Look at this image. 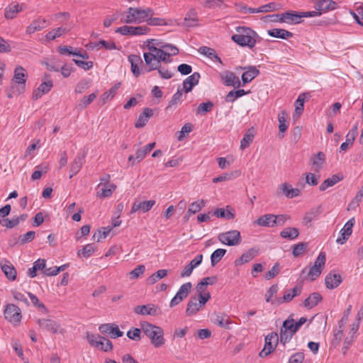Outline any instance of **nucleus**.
Here are the masks:
<instances>
[{
    "label": "nucleus",
    "instance_id": "nucleus-29",
    "mask_svg": "<svg viewBox=\"0 0 363 363\" xmlns=\"http://www.w3.org/2000/svg\"><path fill=\"white\" fill-rule=\"evenodd\" d=\"M199 72H194L183 82V88L186 93H189L193 87L199 83L200 79Z\"/></svg>",
    "mask_w": 363,
    "mask_h": 363
},
{
    "label": "nucleus",
    "instance_id": "nucleus-3",
    "mask_svg": "<svg viewBox=\"0 0 363 363\" xmlns=\"http://www.w3.org/2000/svg\"><path fill=\"white\" fill-rule=\"evenodd\" d=\"M140 327L145 335L150 338L151 343L155 347H160L164 344V331L161 327L152 325L147 321L141 322Z\"/></svg>",
    "mask_w": 363,
    "mask_h": 363
},
{
    "label": "nucleus",
    "instance_id": "nucleus-2",
    "mask_svg": "<svg viewBox=\"0 0 363 363\" xmlns=\"http://www.w3.org/2000/svg\"><path fill=\"white\" fill-rule=\"evenodd\" d=\"M237 33L232 35L231 39L242 47L253 48L257 42L261 40L257 33L250 28L239 26L236 28Z\"/></svg>",
    "mask_w": 363,
    "mask_h": 363
},
{
    "label": "nucleus",
    "instance_id": "nucleus-38",
    "mask_svg": "<svg viewBox=\"0 0 363 363\" xmlns=\"http://www.w3.org/2000/svg\"><path fill=\"white\" fill-rule=\"evenodd\" d=\"M199 52L203 55L207 56L209 59L216 60L222 63L221 59L216 55L214 49L206 46L200 47Z\"/></svg>",
    "mask_w": 363,
    "mask_h": 363
},
{
    "label": "nucleus",
    "instance_id": "nucleus-42",
    "mask_svg": "<svg viewBox=\"0 0 363 363\" xmlns=\"http://www.w3.org/2000/svg\"><path fill=\"white\" fill-rule=\"evenodd\" d=\"M299 235L298 229L296 228H286L280 233V236L289 240H294Z\"/></svg>",
    "mask_w": 363,
    "mask_h": 363
},
{
    "label": "nucleus",
    "instance_id": "nucleus-9",
    "mask_svg": "<svg viewBox=\"0 0 363 363\" xmlns=\"http://www.w3.org/2000/svg\"><path fill=\"white\" fill-rule=\"evenodd\" d=\"M279 342H280V340L278 333L277 332L269 333L265 336L264 346L259 352V357L264 358L272 353L275 350Z\"/></svg>",
    "mask_w": 363,
    "mask_h": 363
},
{
    "label": "nucleus",
    "instance_id": "nucleus-15",
    "mask_svg": "<svg viewBox=\"0 0 363 363\" xmlns=\"http://www.w3.org/2000/svg\"><path fill=\"white\" fill-rule=\"evenodd\" d=\"M37 323L41 328L53 333H60L63 334L65 332L64 329L60 328V325L53 320L41 318L38 319Z\"/></svg>",
    "mask_w": 363,
    "mask_h": 363
},
{
    "label": "nucleus",
    "instance_id": "nucleus-57",
    "mask_svg": "<svg viewBox=\"0 0 363 363\" xmlns=\"http://www.w3.org/2000/svg\"><path fill=\"white\" fill-rule=\"evenodd\" d=\"M308 243L299 242L294 246L293 255L296 257L302 255L306 250Z\"/></svg>",
    "mask_w": 363,
    "mask_h": 363
},
{
    "label": "nucleus",
    "instance_id": "nucleus-27",
    "mask_svg": "<svg viewBox=\"0 0 363 363\" xmlns=\"http://www.w3.org/2000/svg\"><path fill=\"white\" fill-rule=\"evenodd\" d=\"M153 111L150 108H145L143 112L139 115L135 123V127L140 128L144 127L148 122L149 118L152 116Z\"/></svg>",
    "mask_w": 363,
    "mask_h": 363
},
{
    "label": "nucleus",
    "instance_id": "nucleus-51",
    "mask_svg": "<svg viewBox=\"0 0 363 363\" xmlns=\"http://www.w3.org/2000/svg\"><path fill=\"white\" fill-rule=\"evenodd\" d=\"M67 30L65 28L60 27L49 31L45 37L48 40H53L61 36L62 34L67 33Z\"/></svg>",
    "mask_w": 363,
    "mask_h": 363
},
{
    "label": "nucleus",
    "instance_id": "nucleus-26",
    "mask_svg": "<svg viewBox=\"0 0 363 363\" xmlns=\"http://www.w3.org/2000/svg\"><path fill=\"white\" fill-rule=\"evenodd\" d=\"M213 215L217 218L232 220L234 219L235 217V211L230 206H226L225 208H217L216 211H213Z\"/></svg>",
    "mask_w": 363,
    "mask_h": 363
},
{
    "label": "nucleus",
    "instance_id": "nucleus-1",
    "mask_svg": "<svg viewBox=\"0 0 363 363\" xmlns=\"http://www.w3.org/2000/svg\"><path fill=\"white\" fill-rule=\"evenodd\" d=\"M156 39H150L146 41V47L148 49V52L143 53V57L146 65L148 67L147 69H140V66L143 65V62L140 55H130L128 57V61L130 63V68L133 75L138 77L143 72H149L152 70H155L159 67V65L161 62H170L171 59H167V52L164 50V48L161 47L157 48L154 45H150L153 42H157Z\"/></svg>",
    "mask_w": 363,
    "mask_h": 363
},
{
    "label": "nucleus",
    "instance_id": "nucleus-44",
    "mask_svg": "<svg viewBox=\"0 0 363 363\" xmlns=\"http://www.w3.org/2000/svg\"><path fill=\"white\" fill-rule=\"evenodd\" d=\"M281 8V5L277 2H270L267 4L263 5L257 9L256 11L261 13H267L269 11H278Z\"/></svg>",
    "mask_w": 363,
    "mask_h": 363
},
{
    "label": "nucleus",
    "instance_id": "nucleus-31",
    "mask_svg": "<svg viewBox=\"0 0 363 363\" xmlns=\"http://www.w3.org/2000/svg\"><path fill=\"white\" fill-rule=\"evenodd\" d=\"M213 321L215 324L219 325L221 328H224L225 329H230L231 321L230 320V318L223 313H217L215 315V317L213 319Z\"/></svg>",
    "mask_w": 363,
    "mask_h": 363
},
{
    "label": "nucleus",
    "instance_id": "nucleus-50",
    "mask_svg": "<svg viewBox=\"0 0 363 363\" xmlns=\"http://www.w3.org/2000/svg\"><path fill=\"white\" fill-rule=\"evenodd\" d=\"M97 94L96 93H92L89 96H84L82 99L79 100L77 104V107L80 109L85 108L88 105L92 103L94 99L96 98Z\"/></svg>",
    "mask_w": 363,
    "mask_h": 363
},
{
    "label": "nucleus",
    "instance_id": "nucleus-61",
    "mask_svg": "<svg viewBox=\"0 0 363 363\" xmlns=\"http://www.w3.org/2000/svg\"><path fill=\"white\" fill-rule=\"evenodd\" d=\"M35 236V232L30 230L27 232L26 234L19 237L21 244L24 245L27 242H31Z\"/></svg>",
    "mask_w": 363,
    "mask_h": 363
},
{
    "label": "nucleus",
    "instance_id": "nucleus-11",
    "mask_svg": "<svg viewBox=\"0 0 363 363\" xmlns=\"http://www.w3.org/2000/svg\"><path fill=\"white\" fill-rule=\"evenodd\" d=\"M5 319L14 325H18L22 318L21 310L15 304L9 303L4 311Z\"/></svg>",
    "mask_w": 363,
    "mask_h": 363
},
{
    "label": "nucleus",
    "instance_id": "nucleus-60",
    "mask_svg": "<svg viewBox=\"0 0 363 363\" xmlns=\"http://www.w3.org/2000/svg\"><path fill=\"white\" fill-rule=\"evenodd\" d=\"M319 214L318 210H313L310 212H307L303 218V223L305 225H307L308 223H310L315 217H317Z\"/></svg>",
    "mask_w": 363,
    "mask_h": 363
},
{
    "label": "nucleus",
    "instance_id": "nucleus-30",
    "mask_svg": "<svg viewBox=\"0 0 363 363\" xmlns=\"http://www.w3.org/2000/svg\"><path fill=\"white\" fill-rule=\"evenodd\" d=\"M323 299L322 296L318 292H313L309 295V296L305 299L303 303L304 307L307 308H313L316 306L319 302Z\"/></svg>",
    "mask_w": 363,
    "mask_h": 363
},
{
    "label": "nucleus",
    "instance_id": "nucleus-63",
    "mask_svg": "<svg viewBox=\"0 0 363 363\" xmlns=\"http://www.w3.org/2000/svg\"><path fill=\"white\" fill-rule=\"evenodd\" d=\"M127 336L130 340L138 341L141 339V330L136 328L130 329L128 331Z\"/></svg>",
    "mask_w": 363,
    "mask_h": 363
},
{
    "label": "nucleus",
    "instance_id": "nucleus-43",
    "mask_svg": "<svg viewBox=\"0 0 363 363\" xmlns=\"http://www.w3.org/2000/svg\"><path fill=\"white\" fill-rule=\"evenodd\" d=\"M46 21L45 19L43 20H36L33 21L30 26L27 27L26 33L28 34H32L35 31L40 30L45 26Z\"/></svg>",
    "mask_w": 363,
    "mask_h": 363
},
{
    "label": "nucleus",
    "instance_id": "nucleus-17",
    "mask_svg": "<svg viewBox=\"0 0 363 363\" xmlns=\"http://www.w3.org/2000/svg\"><path fill=\"white\" fill-rule=\"evenodd\" d=\"M355 223L354 218H350L344 225V227L340 230V237H339L336 242L338 244H344L351 235L352 233V228L354 227Z\"/></svg>",
    "mask_w": 363,
    "mask_h": 363
},
{
    "label": "nucleus",
    "instance_id": "nucleus-13",
    "mask_svg": "<svg viewBox=\"0 0 363 363\" xmlns=\"http://www.w3.org/2000/svg\"><path fill=\"white\" fill-rule=\"evenodd\" d=\"M150 28L146 26H123L116 29V32L123 35H140L147 33Z\"/></svg>",
    "mask_w": 363,
    "mask_h": 363
},
{
    "label": "nucleus",
    "instance_id": "nucleus-14",
    "mask_svg": "<svg viewBox=\"0 0 363 363\" xmlns=\"http://www.w3.org/2000/svg\"><path fill=\"white\" fill-rule=\"evenodd\" d=\"M192 285L191 282H186L184 284H182L176 295L172 298V299L170 301V307L172 308L177 305H178L181 301H182L184 298H186L191 289Z\"/></svg>",
    "mask_w": 363,
    "mask_h": 363
},
{
    "label": "nucleus",
    "instance_id": "nucleus-55",
    "mask_svg": "<svg viewBox=\"0 0 363 363\" xmlns=\"http://www.w3.org/2000/svg\"><path fill=\"white\" fill-rule=\"evenodd\" d=\"M363 197V187L357 192L355 197L352 200V201L349 203L347 210L354 209L357 206L359 205V203Z\"/></svg>",
    "mask_w": 363,
    "mask_h": 363
},
{
    "label": "nucleus",
    "instance_id": "nucleus-6",
    "mask_svg": "<svg viewBox=\"0 0 363 363\" xmlns=\"http://www.w3.org/2000/svg\"><path fill=\"white\" fill-rule=\"evenodd\" d=\"M298 331L294 324L293 314L284 320L280 328L279 340L280 343L285 346L292 339L293 336Z\"/></svg>",
    "mask_w": 363,
    "mask_h": 363
},
{
    "label": "nucleus",
    "instance_id": "nucleus-49",
    "mask_svg": "<svg viewBox=\"0 0 363 363\" xmlns=\"http://www.w3.org/2000/svg\"><path fill=\"white\" fill-rule=\"evenodd\" d=\"M213 103L211 101H208L205 103H201L197 108L196 114L197 115H205L206 113L211 111L213 108Z\"/></svg>",
    "mask_w": 363,
    "mask_h": 363
},
{
    "label": "nucleus",
    "instance_id": "nucleus-58",
    "mask_svg": "<svg viewBox=\"0 0 363 363\" xmlns=\"http://www.w3.org/2000/svg\"><path fill=\"white\" fill-rule=\"evenodd\" d=\"M99 50L104 48L106 50H111L117 49L116 43L113 41H106L104 40H100L97 42Z\"/></svg>",
    "mask_w": 363,
    "mask_h": 363
},
{
    "label": "nucleus",
    "instance_id": "nucleus-7",
    "mask_svg": "<svg viewBox=\"0 0 363 363\" xmlns=\"http://www.w3.org/2000/svg\"><path fill=\"white\" fill-rule=\"evenodd\" d=\"M27 77L26 71L23 67L18 66L15 68L14 74L11 79V89L13 91H16L18 94L25 91Z\"/></svg>",
    "mask_w": 363,
    "mask_h": 363
},
{
    "label": "nucleus",
    "instance_id": "nucleus-56",
    "mask_svg": "<svg viewBox=\"0 0 363 363\" xmlns=\"http://www.w3.org/2000/svg\"><path fill=\"white\" fill-rule=\"evenodd\" d=\"M99 339L101 340V344H99V347H97L98 348L104 352L112 350L113 345L112 342L108 339L104 337H101Z\"/></svg>",
    "mask_w": 363,
    "mask_h": 363
},
{
    "label": "nucleus",
    "instance_id": "nucleus-47",
    "mask_svg": "<svg viewBox=\"0 0 363 363\" xmlns=\"http://www.w3.org/2000/svg\"><path fill=\"white\" fill-rule=\"evenodd\" d=\"M247 93L248 92L245 91L244 89H238L237 91L232 90L225 96V100L226 102H233L238 98L241 97Z\"/></svg>",
    "mask_w": 363,
    "mask_h": 363
},
{
    "label": "nucleus",
    "instance_id": "nucleus-22",
    "mask_svg": "<svg viewBox=\"0 0 363 363\" xmlns=\"http://www.w3.org/2000/svg\"><path fill=\"white\" fill-rule=\"evenodd\" d=\"M198 13L195 9H191L185 15L182 26L186 28L194 27L198 25Z\"/></svg>",
    "mask_w": 363,
    "mask_h": 363
},
{
    "label": "nucleus",
    "instance_id": "nucleus-54",
    "mask_svg": "<svg viewBox=\"0 0 363 363\" xmlns=\"http://www.w3.org/2000/svg\"><path fill=\"white\" fill-rule=\"evenodd\" d=\"M182 90L179 89L177 92L173 95L171 100L169 101L168 106L166 109L170 108L172 106H177L182 99Z\"/></svg>",
    "mask_w": 363,
    "mask_h": 363
},
{
    "label": "nucleus",
    "instance_id": "nucleus-19",
    "mask_svg": "<svg viewBox=\"0 0 363 363\" xmlns=\"http://www.w3.org/2000/svg\"><path fill=\"white\" fill-rule=\"evenodd\" d=\"M221 79L225 86H233L238 88L241 86L240 81L233 72H225L220 75Z\"/></svg>",
    "mask_w": 363,
    "mask_h": 363
},
{
    "label": "nucleus",
    "instance_id": "nucleus-24",
    "mask_svg": "<svg viewBox=\"0 0 363 363\" xmlns=\"http://www.w3.org/2000/svg\"><path fill=\"white\" fill-rule=\"evenodd\" d=\"M86 157V153H83L82 155L78 154L75 158L74 159L73 162L70 164V170H69V178H72L73 176L77 174L79 170L81 169L83 163H84V159Z\"/></svg>",
    "mask_w": 363,
    "mask_h": 363
},
{
    "label": "nucleus",
    "instance_id": "nucleus-5",
    "mask_svg": "<svg viewBox=\"0 0 363 363\" xmlns=\"http://www.w3.org/2000/svg\"><path fill=\"white\" fill-rule=\"evenodd\" d=\"M320 16L318 11H302L297 12L289 11L281 13V23H286L290 25H295L302 22V18L315 17Z\"/></svg>",
    "mask_w": 363,
    "mask_h": 363
},
{
    "label": "nucleus",
    "instance_id": "nucleus-25",
    "mask_svg": "<svg viewBox=\"0 0 363 363\" xmlns=\"http://www.w3.org/2000/svg\"><path fill=\"white\" fill-rule=\"evenodd\" d=\"M337 6L335 1L333 0H320L315 4V9L318 12H327L335 10Z\"/></svg>",
    "mask_w": 363,
    "mask_h": 363
},
{
    "label": "nucleus",
    "instance_id": "nucleus-8",
    "mask_svg": "<svg viewBox=\"0 0 363 363\" xmlns=\"http://www.w3.org/2000/svg\"><path fill=\"white\" fill-rule=\"evenodd\" d=\"M143 9L139 7H130L123 13L122 23H140L145 21Z\"/></svg>",
    "mask_w": 363,
    "mask_h": 363
},
{
    "label": "nucleus",
    "instance_id": "nucleus-35",
    "mask_svg": "<svg viewBox=\"0 0 363 363\" xmlns=\"http://www.w3.org/2000/svg\"><path fill=\"white\" fill-rule=\"evenodd\" d=\"M343 177H340L339 174H333L331 177L326 179L319 186L320 191H325L328 188L334 186L337 182L341 181Z\"/></svg>",
    "mask_w": 363,
    "mask_h": 363
},
{
    "label": "nucleus",
    "instance_id": "nucleus-41",
    "mask_svg": "<svg viewBox=\"0 0 363 363\" xmlns=\"http://www.w3.org/2000/svg\"><path fill=\"white\" fill-rule=\"evenodd\" d=\"M287 118H288V113L286 111H281L279 113L278 121H279V135L281 133H284L288 128V125L286 124Z\"/></svg>",
    "mask_w": 363,
    "mask_h": 363
},
{
    "label": "nucleus",
    "instance_id": "nucleus-40",
    "mask_svg": "<svg viewBox=\"0 0 363 363\" xmlns=\"http://www.w3.org/2000/svg\"><path fill=\"white\" fill-rule=\"evenodd\" d=\"M168 274L167 269H159L147 279V284L152 285L160 279L165 277Z\"/></svg>",
    "mask_w": 363,
    "mask_h": 363
},
{
    "label": "nucleus",
    "instance_id": "nucleus-28",
    "mask_svg": "<svg viewBox=\"0 0 363 363\" xmlns=\"http://www.w3.org/2000/svg\"><path fill=\"white\" fill-rule=\"evenodd\" d=\"M155 204V200H150L142 202L135 201L133 204L130 213H134L139 210H141L143 213L147 212L152 208Z\"/></svg>",
    "mask_w": 363,
    "mask_h": 363
},
{
    "label": "nucleus",
    "instance_id": "nucleus-59",
    "mask_svg": "<svg viewBox=\"0 0 363 363\" xmlns=\"http://www.w3.org/2000/svg\"><path fill=\"white\" fill-rule=\"evenodd\" d=\"M95 251L94 247L92 246L91 244H88L85 245L82 250H79L78 252V255L83 256L84 257H89Z\"/></svg>",
    "mask_w": 363,
    "mask_h": 363
},
{
    "label": "nucleus",
    "instance_id": "nucleus-64",
    "mask_svg": "<svg viewBox=\"0 0 363 363\" xmlns=\"http://www.w3.org/2000/svg\"><path fill=\"white\" fill-rule=\"evenodd\" d=\"M280 271L279 264L276 263L272 268L265 274V279L267 280L272 279L275 277Z\"/></svg>",
    "mask_w": 363,
    "mask_h": 363
},
{
    "label": "nucleus",
    "instance_id": "nucleus-37",
    "mask_svg": "<svg viewBox=\"0 0 363 363\" xmlns=\"http://www.w3.org/2000/svg\"><path fill=\"white\" fill-rule=\"evenodd\" d=\"M21 11L22 7L18 4H10L5 9L4 16L7 19H13Z\"/></svg>",
    "mask_w": 363,
    "mask_h": 363
},
{
    "label": "nucleus",
    "instance_id": "nucleus-20",
    "mask_svg": "<svg viewBox=\"0 0 363 363\" xmlns=\"http://www.w3.org/2000/svg\"><path fill=\"white\" fill-rule=\"evenodd\" d=\"M240 69L245 70L241 77V79L243 84H247L250 82L252 79L257 77L260 72L258 69H257L255 66H248L245 67H240Z\"/></svg>",
    "mask_w": 363,
    "mask_h": 363
},
{
    "label": "nucleus",
    "instance_id": "nucleus-16",
    "mask_svg": "<svg viewBox=\"0 0 363 363\" xmlns=\"http://www.w3.org/2000/svg\"><path fill=\"white\" fill-rule=\"evenodd\" d=\"M134 312L143 315H150L154 316L162 313L160 308L153 304L137 306L134 308Z\"/></svg>",
    "mask_w": 363,
    "mask_h": 363
},
{
    "label": "nucleus",
    "instance_id": "nucleus-46",
    "mask_svg": "<svg viewBox=\"0 0 363 363\" xmlns=\"http://www.w3.org/2000/svg\"><path fill=\"white\" fill-rule=\"evenodd\" d=\"M312 163L318 169H320L325 161V155L323 152H318L317 155H312L311 158Z\"/></svg>",
    "mask_w": 363,
    "mask_h": 363
},
{
    "label": "nucleus",
    "instance_id": "nucleus-52",
    "mask_svg": "<svg viewBox=\"0 0 363 363\" xmlns=\"http://www.w3.org/2000/svg\"><path fill=\"white\" fill-rule=\"evenodd\" d=\"M121 83H118V84H116L115 86H112L108 91L104 92L101 96V100L102 101L103 104H105L108 99H111L115 96L117 89L119 88Z\"/></svg>",
    "mask_w": 363,
    "mask_h": 363
},
{
    "label": "nucleus",
    "instance_id": "nucleus-23",
    "mask_svg": "<svg viewBox=\"0 0 363 363\" xmlns=\"http://www.w3.org/2000/svg\"><path fill=\"white\" fill-rule=\"evenodd\" d=\"M53 86V83L52 80H48L47 82H43L40 86L34 90L33 93L32 98L33 100H38L40 98L43 94L48 93L52 87Z\"/></svg>",
    "mask_w": 363,
    "mask_h": 363
},
{
    "label": "nucleus",
    "instance_id": "nucleus-62",
    "mask_svg": "<svg viewBox=\"0 0 363 363\" xmlns=\"http://www.w3.org/2000/svg\"><path fill=\"white\" fill-rule=\"evenodd\" d=\"M193 128V125L191 123H186L182 128L181 130L179 132V135L177 137L178 140L181 141L185 138V134H188L191 132Z\"/></svg>",
    "mask_w": 363,
    "mask_h": 363
},
{
    "label": "nucleus",
    "instance_id": "nucleus-18",
    "mask_svg": "<svg viewBox=\"0 0 363 363\" xmlns=\"http://www.w3.org/2000/svg\"><path fill=\"white\" fill-rule=\"evenodd\" d=\"M301 286L296 285L292 289L287 290L283 297L277 298V303L281 304L283 303L290 302L294 297L301 294Z\"/></svg>",
    "mask_w": 363,
    "mask_h": 363
},
{
    "label": "nucleus",
    "instance_id": "nucleus-34",
    "mask_svg": "<svg viewBox=\"0 0 363 363\" xmlns=\"http://www.w3.org/2000/svg\"><path fill=\"white\" fill-rule=\"evenodd\" d=\"M255 137V130L253 127L249 128L245 133L242 139L240 141V149L245 150L250 146Z\"/></svg>",
    "mask_w": 363,
    "mask_h": 363
},
{
    "label": "nucleus",
    "instance_id": "nucleus-33",
    "mask_svg": "<svg viewBox=\"0 0 363 363\" xmlns=\"http://www.w3.org/2000/svg\"><path fill=\"white\" fill-rule=\"evenodd\" d=\"M269 35L274 38L287 39L293 36V33L285 29L281 28H273L267 30Z\"/></svg>",
    "mask_w": 363,
    "mask_h": 363
},
{
    "label": "nucleus",
    "instance_id": "nucleus-12",
    "mask_svg": "<svg viewBox=\"0 0 363 363\" xmlns=\"http://www.w3.org/2000/svg\"><path fill=\"white\" fill-rule=\"evenodd\" d=\"M326 261L325 253L324 252H320L313 266H312L308 273V275L311 281L315 280L318 278L321 272L322 269L324 267Z\"/></svg>",
    "mask_w": 363,
    "mask_h": 363
},
{
    "label": "nucleus",
    "instance_id": "nucleus-4",
    "mask_svg": "<svg viewBox=\"0 0 363 363\" xmlns=\"http://www.w3.org/2000/svg\"><path fill=\"white\" fill-rule=\"evenodd\" d=\"M210 298L211 294L209 292L206 293L203 296L201 294L198 295V297L191 296L186 306V316H193L201 311Z\"/></svg>",
    "mask_w": 363,
    "mask_h": 363
},
{
    "label": "nucleus",
    "instance_id": "nucleus-32",
    "mask_svg": "<svg viewBox=\"0 0 363 363\" xmlns=\"http://www.w3.org/2000/svg\"><path fill=\"white\" fill-rule=\"evenodd\" d=\"M258 250H259L256 248L249 249L245 253L242 254L239 259L235 260V264L240 265L249 262L257 255Z\"/></svg>",
    "mask_w": 363,
    "mask_h": 363
},
{
    "label": "nucleus",
    "instance_id": "nucleus-36",
    "mask_svg": "<svg viewBox=\"0 0 363 363\" xmlns=\"http://www.w3.org/2000/svg\"><path fill=\"white\" fill-rule=\"evenodd\" d=\"M2 272L9 280L14 281L16 278V271L15 267L9 262L1 264Z\"/></svg>",
    "mask_w": 363,
    "mask_h": 363
},
{
    "label": "nucleus",
    "instance_id": "nucleus-48",
    "mask_svg": "<svg viewBox=\"0 0 363 363\" xmlns=\"http://www.w3.org/2000/svg\"><path fill=\"white\" fill-rule=\"evenodd\" d=\"M225 253L226 250L225 249L219 248L216 250L211 255V266L214 267L218 262H219Z\"/></svg>",
    "mask_w": 363,
    "mask_h": 363
},
{
    "label": "nucleus",
    "instance_id": "nucleus-53",
    "mask_svg": "<svg viewBox=\"0 0 363 363\" xmlns=\"http://www.w3.org/2000/svg\"><path fill=\"white\" fill-rule=\"evenodd\" d=\"M57 51L61 55L67 54L69 55L74 56H77V55H79V51L77 50V49H74V48L71 46L60 45L57 48Z\"/></svg>",
    "mask_w": 363,
    "mask_h": 363
},
{
    "label": "nucleus",
    "instance_id": "nucleus-39",
    "mask_svg": "<svg viewBox=\"0 0 363 363\" xmlns=\"http://www.w3.org/2000/svg\"><path fill=\"white\" fill-rule=\"evenodd\" d=\"M274 214H265L258 218L255 223L259 226L273 227Z\"/></svg>",
    "mask_w": 363,
    "mask_h": 363
},
{
    "label": "nucleus",
    "instance_id": "nucleus-10",
    "mask_svg": "<svg viewBox=\"0 0 363 363\" xmlns=\"http://www.w3.org/2000/svg\"><path fill=\"white\" fill-rule=\"evenodd\" d=\"M218 239L223 245L236 246L241 242V235L240 231L232 230L220 233L218 235Z\"/></svg>",
    "mask_w": 363,
    "mask_h": 363
},
{
    "label": "nucleus",
    "instance_id": "nucleus-45",
    "mask_svg": "<svg viewBox=\"0 0 363 363\" xmlns=\"http://www.w3.org/2000/svg\"><path fill=\"white\" fill-rule=\"evenodd\" d=\"M116 189V185L113 184L106 183L101 189V193H97V196L100 198H107L112 195L113 191Z\"/></svg>",
    "mask_w": 363,
    "mask_h": 363
},
{
    "label": "nucleus",
    "instance_id": "nucleus-21",
    "mask_svg": "<svg viewBox=\"0 0 363 363\" xmlns=\"http://www.w3.org/2000/svg\"><path fill=\"white\" fill-rule=\"evenodd\" d=\"M342 281L340 274L330 272L327 274L325 279V284L328 289H334L337 288Z\"/></svg>",
    "mask_w": 363,
    "mask_h": 363
}]
</instances>
